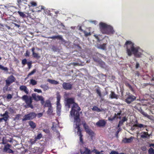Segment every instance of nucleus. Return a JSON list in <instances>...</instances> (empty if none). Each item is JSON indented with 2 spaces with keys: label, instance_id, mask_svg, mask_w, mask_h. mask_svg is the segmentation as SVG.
<instances>
[{
  "label": "nucleus",
  "instance_id": "f257e3e1",
  "mask_svg": "<svg viewBox=\"0 0 154 154\" xmlns=\"http://www.w3.org/2000/svg\"><path fill=\"white\" fill-rule=\"evenodd\" d=\"M66 106L69 108L70 107V105L73 104L70 114L72 116L74 117L75 121L77 122L80 121L79 111L81 110L80 108L78 105L75 103L74 99L72 98H67L66 100Z\"/></svg>",
  "mask_w": 154,
  "mask_h": 154
},
{
  "label": "nucleus",
  "instance_id": "f03ea898",
  "mask_svg": "<svg viewBox=\"0 0 154 154\" xmlns=\"http://www.w3.org/2000/svg\"><path fill=\"white\" fill-rule=\"evenodd\" d=\"M134 44L131 41H127L125 46L126 49V53L129 56H131L133 54L136 57L139 58L141 57V53L138 52L139 48L135 47L134 46Z\"/></svg>",
  "mask_w": 154,
  "mask_h": 154
},
{
  "label": "nucleus",
  "instance_id": "7ed1b4c3",
  "mask_svg": "<svg viewBox=\"0 0 154 154\" xmlns=\"http://www.w3.org/2000/svg\"><path fill=\"white\" fill-rule=\"evenodd\" d=\"M32 97L28 96L26 95L23 96L21 97L22 100L24 101L26 103V104L25 105V107L26 108H30L31 109L33 108V106L32 104V98L34 100L37 101H39L42 97L41 96L36 95V93H33L32 94Z\"/></svg>",
  "mask_w": 154,
  "mask_h": 154
},
{
  "label": "nucleus",
  "instance_id": "20e7f679",
  "mask_svg": "<svg viewBox=\"0 0 154 154\" xmlns=\"http://www.w3.org/2000/svg\"><path fill=\"white\" fill-rule=\"evenodd\" d=\"M99 28L100 31L103 34L110 35L115 32V31L111 26L103 22L100 23Z\"/></svg>",
  "mask_w": 154,
  "mask_h": 154
},
{
  "label": "nucleus",
  "instance_id": "39448f33",
  "mask_svg": "<svg viewBox=\"0 0 154 154\" xmlns=\"http://www.w3.org/2000/svg\"><path fill=\"white\" fill-rule=\"evenodd\" d=\"M15 80V78L13 75H11L7 78V79L5 80L6 85L3 89L4 92L10 90V89H9V86L11 84L14 82Z\"/></svg>",
  "mask_w": 154,
  "mask_h": 154
},
{
  "label": "nucleus",
  "instance_id": "423d86ee",
  "mask_svg": "<svg viewBox=\"0 0 154 154\" xmlns=\"http://www.w3.org/2000/svg\"><path fill=\"white\" fill-rule=\"evenodd\" d=\"M136 97L129 92L126 93L125 96V101L128 104L131 103L134 101Z\"/></svg>",
  "mask_w": 154,
  "mask_h": 154
},
{
  "label": "nucleus",
  "instance_id": "0eeeda50",
  "mask_svg": "<svg viewBox=\"0 0 154 154\" xmlns=\"http://www.w3.org/2000/svg\"><path fill=\"white\" fill-rule=\"evenodd\" d=\"M101 55L98 53H97L93 55L92 58L93 60L95 62L101 64L102 66H104L105 65V63L102 61L100 58L101 57Z\"/></svg>",
  "mask_w": 154,
  "mask_h": 154
},
{
  "label": "nucleus",
  "instance_id": "6e6552de",
  "mask_svg": "<svg viewBox=\"0 0 154 154\" xmlns=\"http://www.w3.org/2000/svg\"><path fill=\"white\" fill-rule=\"evenodd\" d=\"M82 125L86 132L91 137V139L92 140L93 137L94 135V133L92 131L89 129L88 126L87 125L85 122L84 121L83 122Z\"/></svg>",
  "mask_w": 154,
  "mask_h": 154
},
{
  "label": "nucleus",
  "instance_id": "1a4fd4ad",
  "mask_svg": "<svg viewBox=\"0 0 154 154\" xmlns=\"http://www.w3.org/2000/svg\"><path fill=\"white\" fill-rule=\"evenodd\" d=\"M36 115L35 112H31L25 115L22 119V121H24L27 120L33 119L36 117Z\"/></svg>",
  "mask_w": 154,
  "mask_h": 154
},
{
  "label": "nucleus",
  "instance_id": "9d476101",
  "mask_svg": "<svg viewBox=\"0 0 154 154\" xmlns=\"http://www.w3.org/2000/svg\"><path fill=\"white\" fill-rule=\"evenodd\" d=\"M11 145L8 143H7L6 145L4 146L3 149V151L5 152L8 153H13L14 152L10 148L11 147Z\"/></svg>",
  "mask_w": 154,
  "mask_h": 154
},
{
  "label": "nucleus",
  "instance_id": "9b49d317",
  "mask_svg": "<svg viewBox=\"0 0 154 154\" xmlns=\"http://www.w3.org/2000/svg\"><path fill=\"white\" fill-rule=\"evenodd\" d=\"M63 88L66 90H70L72 88V85L69 82H63L62 85Z\"/></svg>",
  "mask_w": 154,
  "mask_h": 154
},
{
  "label": "nucleus",
  "instance_id": "f8f14e48",
  "mask_svg": "<svg viewBox=\"0 0 154 154\" xmlns=\"http://www.w3.org/2000/svg\"><path fill=\"white\" fill-rule=\"evenodd\" d=\"M136 123L134 124L133 126V127L132 128V129H134L133 128V127H137L139 128H140V129L141 128H146L147 127V126L145 125H143L142 124H140L139 123H138L137 122V121H136Z\"/></svg>",
  "mask_w": 154,
  "mask_h": 154
},
{
  "label": "nucleus",
  "instance_id": "ddd939ff",
  "mask_svg": "<svg viewBox=\"0 0 154 154\" xmlns=\"http://www.w3.org/2000/svg\"><path fill=\"white\" fill-rule=\"evenodd\" d=\"M42 137V134L41 133L39 134L37 136L35 137L34 139H30V142L32 144H34L38 140L40 139Z\"/></svg>",
  "mask_w": 154,
  "mask_h": 154
},
{
  "label": "nucleus",
  "instance_id": "4468645a",
  "mask_svg": "<svg viewBox=\"0 0 154 154\" xmlns=\"http://www.w3.org/2000/svg\"><path fill=\"white\" fill-rule=\"evenodd\" d=\"M9 113L8 111H6L3 114H1V116L3 117V120L5 122H6L9 117Z\"/></svg>",
  "mask_w": 154,
  "mask_h": 154
},
{
  "label": "nucleus",
  "instance_id": "2eb2a0df",
  "mask_svg": "<svg viewBox=\"0 0 154 154\" xmlns=\"http://www.w3.org/2000/svg\"><path fill=\"white\" fill-rule=\"evenodd\" d=\"M106 124V122L104 120H100L96 123V125L98 127H103Z\"/></svg>",
  "mask_w": 154,
  "mask_h": 154
},
{
  "label": "nucleus",
  "instance_id": "dca6fc26",
  "mask_svg": "<svg viewBox=\"0 0 154 154\" xmlns=\"http://www.w3.org/2000/svg\"><path fill=\"white\" fill-rule=\"evenodd\" d=\"M19 89L20 90L24 91L26 94H28L29 90L26 86L24 85L20 86L19 87Z\"/></svg>",
  "mask_w": 154,
  "mask_h": 154
},
{
  "label": "nucleus",
  "instance_id": "f3484780",
  "mask_svg": "<svg viewBox=\"0 0 154 154\" xmlns=\"http://www.w3.org/2000/svg\"><path fill=\"white\" fill-rule=\"evenodd\" d=\"M141 134H142L141 135L140 137L142 138H148L150 136V135L148 134L147 132H142Z\"/></svg>",
  "mask_w": 154,
  "mask_h": 154
},
{
  "label": "nucleus",
  "instance_id": "a211bd4d",
  "mask_svg": "<svg viewBox=\"0 0 154 154\" xmlns=\"http://www.w3.org/2000/svg\"><path fill=\"white\" fill-rule=\"evenodd\" d=\"M128 119L125 117H124L122 119L119 121L118 125V127H119L120 126L122 125L124 122L127 121Z\"/></svg>",
  "mask_w": 154,
  "mask_h": 154
},
{
  "label": "nucleus",
  "instance_id": "6ab92c4d",
  "mask_svg": "<svg viewBox=\"0 0 154 154\" xmlns=\"http://www.w3.org/2000/svg\"><path fill=\"white\" fill-rule=\"evenodd\" d=\"M85 151H83L82 150L80 151V152L81 154H90L91 153L90 150L86 147H85Z\"/></svg>",
  "mask_w": 154,
  "mask_h": 154
},
{
  "label": "nucleus",
  "instance_id": "aec40b11",
  "mask_svg": "<svg viewBox=\"0 0 154 154\" xmlns=\"http://www.w3.org/2000/svg\"><path fill=\"white\" fill-rule=\"evenodd\" d=\"M109 97L111 99L115 98L117 99L118 98L117 95L115 94L114 92L111 91V93L109 95Z\"/></svg>",
  "mask_w": 154,
  "mask_h": 154
},
{
  "label": "nucleus",
  "instance_id": "412c9836",
  "mask_svg": "<svg viewBox=\"0 0 154 154\" xmlns=\"http://www.w3.org/2000/svg\"><path fill=\"white\" fill-rule=\"evenodd\" d=\"M8 112L9 114H13L16 113V112L15 109L11 107L8 108Z\"/></svg>",
  "mask_w": 154,
  "mask_h": 154
},
{
  "label": "nucleus",
  "instance_id": "4be33fe9",
  "mask_svg": "<svg viewBox=\"0 0 154 154\" xmlns=\"http://www.w3.org/2000/svg\"><path fill=\"white\" fill-rule=\"evenodd\" d=\"M74 122L76 123V128H77L78 131H77V134L81 133H82V130H81L80 127L79 126V123L80 122H76L75 121V120H74Z\"/></svg>",
  "mask_w": 154,
  "mask_h": 154
},
{
  "label": "nucleus",
  "instance_id": "5701e85b",
  "mask_svg": "<svg viewBox=\"0 0 154 154\" xmlns=\"http://www.w3.org/2000/svg\"><path fill=\"white\" fill-rule=\"evenodd\" d=\"M74 122L76 123V128H77L78 131H77V134L81 133H82V130H81L80 127L79 126V123L80 122H76L75 121V120H74Z\"/></svg>",
  "mask_w": 154,
  "mask_h": 154
},
{
  "label": "nucleus",
  "instance_id": "b1692460",
  "mask_svg": "<svg viewBox=\"0 0 154 154\" xmlns=\"http://www.w3.org/2000/svg\"><path fill=\"white\" fill-rule=\"evenodd\" d=\"M47 81L51 84L54 85H57L59 84V82L57 81L50 79H48Z\"/></svg>",
  "mask_w": 154,
  "mask_h": 154
},
{
  "label": "nucleus",
  "instance_id": "393cba45",
  "mask_svg": "<svg viewBox=\"0 0 154 154\" xmlns=\"http://www.w3.org/2000/svg\"><path fill=\"white\" fill-rule=\"evenodd\" d=\"M29 125L31 128L34 129L36 127V125L33 121H30L29 122Z\"/></svg>",
  "mask_w": 154,
  "mask_h": 154
},
{
  "label": "nucleus",
  "instance_id": "a878e982",
  "mask_svg": "<svg viewBox=\"0 0 154 154\" xmlns=\"http://www.w3.org/2000/svg\"><path fill=\"white\" fill-rule=\"evenodd\" d=\"M44 107H51V104L50 101L49 100H47L46 101L44 105Z\"/></svg>",
  "mask_w": 154,
  "mask_h": 154
},
{
  "label": "nucleus",
  "instance_id": "bb28decb",
  "mask_svg": "<svg viewBox=\"0 0 154 154\" xmlns=\"http://www.w3.org/2000/svg\"><path fill=\"white\" fill-rule=\"evenodd\" d=\"M79 136L80 139V144H83V139L82 138L83 135H82V133L77 134Z\"/></svg>",
  "mask_w": 154,
  "mask_h": 154
},
{
  "label": "nucleus",
  "instance_id": "cd10ccee",
  "mask_svg": "<svg viewBox=\"0 0 154 154\" xmlns=\"http://www.w3.org/2000/svg\"><path fill=\"white\" fill-rule=\"evenodd\" d=\"M96 92L97 93V94L100 97H102V95L101 94V92L100 90V89L99 88H96L95 89Z\"/></svg>",
  "mask_w": 154,
  "mask_h": 154
},
{
  "label": "nucleus",
  "instance_id": "c85d7f7f",
  "mask_svg": "<svg viewBox=\"0 0 154 154\" xmlns=\"http://www.w3.org/2000/svg\"><path fill=\"white\" fill-rule=\"evenodd\" d=\"M123 141L125 143H130L132 141L131 137L129 138H125L123 140Z\"/></svg>",
  "mask_w": 154,
  "mask_h": 154
},
{
  "label": "nucleus",
  "instance_id": "c756f323",
  "mask_svg": "<svg viewBox=\"0 0 154 154\" xmlns=\"http://www.w3.org/2000/svg\"><path fill=\"white\" fill-rule=\"evenodd\" d=\"M91 109L93 111H96L97 112H100L102 111L101 109H100V108H99L97 107L96 106H93Z\"/></svg>",
  "mask_w": 154,
  "mask_h": 154
},
{
  "label": "nucleus",
  "instance_id": "7c9ffc66",
  "mask_svg": "<svg viewBox=\"0 0 154 154\" xmlns=\"http://www.w3.org/2000/svg\"><path fill=\"white\" fill-rule=\"evenodd\" d=\"M126 86L128 87L131 90V91L133 92L134 91V90L132 86L128 83H126L125 84Z\"/></svg>",
  "mask_w": 154,
  "mask_h": 154
},
{
  "label": "nucleus",
  "instance_id": "2f4dec72",
  "mask_svg": "<svg viewBox=\"0 0 154 154\" xmlns=\"http://www.w3.org/2000/svg\"><path fill=\"white\" fill-rule=\"evenodd\" d=\"M140 112L145 117H146L149 119H150V116L148 115L146 113L144 112L143 111H142Z\"/></svg>",
  "mask_w": 154,
  "mask_h": 154
},
{
  "label": "nucleus",
  "instance_id": "473e14b6",
  "mask_svg": "<svg viewBox=\"0 0 154 154\" xmlns=\"http://www.w3.org/2000/svg\"><path fill=\"white\" fill-rule=\"evenodd\" d=\"M40 87L42 88L45 91L47 90L49 88L48 86L44 85H41L40 86Z\"/></svg>",
  "mask_w": 154,
  "mask_h": 154
},
{
  "label": "nucleus",
  "instance_id": "72a5a7b5",
  "mask_svg": "<svg viewBox=\"0 0 154 154\" xmlns=\"http://www.w3.org/2000/svg\"><path fill=\"white\" fill-rule=\"evenodd\" d=\"M53 112V110L52 107H50L48 108V110L47 111V113L48 114L51 115L52 114Z\"/></svg>",
  "mask_w": 154,
  "mask_h": 154
},
{
  "label": "nucleus",
  "instance_id": "f704fd0d",
  "mask_svg": "<svg viewBox=\"0 0 154 154\" xmlns=\"http://www.w3.org/2000/svg\"><path fill=\"white\" fill-rule=\"evenodd\" d=\"M0 69L6 72H8V69L7 67H5L0 65Z\"/></svg>",
  "mask_w": 154,
  "mask_h": 154
},
{
  "label": "nucleus",
  "instance_id": "c9c22d12",
  "mask_svg": "<svg viewBox=\"0 0 154 154\" xmlns=\"http://www.w3.org/2000/svg\"><path fill=\"white\" fill-rule=\"evenodd\" d=\"M18 13L19 14L20 16L22 18H25L26 17V14H25L23 12L18 11Z\"/></svg>",
  "mask_w": 154,
  "mask_h": 154
},
{
  "label": "nucleus",
  "instance_id": "e433bc0d",
  "mask_svg": "<svg viewBox=\"0 0 154 154\" xmlns=\"http://www.w3.org/2000/svg\"><path fill=\"white\" fill-rule=\"evenodd\" d=\"M32 55L33 57L37 59H39L40 57V56L38 53H33V54Z\"/></svg>",
  "mask_w": 154,
  "mask_h": 154
},
{
  "label": "nucleus",
  "instance_id": "4c0bfd02",
  "mask_svg": "<svg viewBox=\"0 0 154 154\" xmlns=\"http://www.w3.org/2000/svg\"><path fill=\"white\" fill-rule=\"evenodd\" d=\"M148 152L149 154H154V149L151 147L149 149Z\"/></svg>",
  "mask_w": 154,
  "mask_h": 154
},
{
  "label": "nucleus",
  "instance_id": "58836bf2",
  "mask_svg": "<svg viewBox=\"0 0 154 154\" xmlns=\"http://www.w3.org/2000/svg\"><path fill=\"white\" fill-rule=\"evenodd\" d=\"M52 49L54 52H57L59 51L58 47L54 45H53L52 47Z\"/></svg>",
  "mask_w": 154,
  "mask_h": 154
},
{
  "label": "nucleus",
  "instance_id": "ea45409f",
  "mask_svg": "<svg viewBox=\"0 0 154 154\" xmlns=\"http://www.w3.org/2000/svg\"><path fill=\"white\" fill-rule=\"evenodd\" d=\"M57 102H60V100L61 99V96L60 95L59 93H57Z\"/></svg>",
  "mask_w": 154,
  "mask_h": 154
},
{
  "label": "nucleus",
  "instance_id": "a19ab883",
  "mask_svg": "<svg viewBox=\"0 0 154 154\" xmlns=\"http://www.w3.org/2000/svg\"><path fill=\"white\" fill-rule=\"evenodd\" d=\"M36 70L35 69H34L32 71L28 74L27 78L34 74L36 72Z\"/></svg>",
  "mask_w": 154,
  "mask_h": 154
},
{
  "label": "nucleus",
  "instance_id": "79ce46f5",
  "mask_svg": "<svg viewBox=\"0 0 154 154\" xmlns=\"http://www.w3.org/2000/svg\"><path fill=\"white\" fill-rule=\"evenodd\" d=\"M30 83L32 85H35L37 84V82L34 79H32L30 80Z\"/></svg>",
  "mask_w": 154,
  "mask_h": 154
},
{
  "label": "nucleus",
  "instance_id": "37998d69",
  "mask_svg": "<svg viewBox=\"0 0 154 154\" xmlns=\"http://www.w3.org/2000/svg\"><path fill=\"white\" fill-rule=\"evenodd\" d=\"M84 33L85 34V36L86 37H88V36L91 35V33L90 32H88L85 31H84Z\"/></svg>",
  "mask_w": 154,
  "mask_h": 154
},
{
  "label": "nucleus",
  "instance_id": "c03bdc74",
  "mask_svg": "<svg viewBox=\"0 0 154 154\" xmlns=\"http://www.w3.org/2000/svg\"><path fill=\"white\" fill-rule=\"evenodd\" d=\"M55 39H59L61 41L63 40V38L62 37V36L60 35H57L56 36Z\"/></svg>",
  "mask_w": 154,
  "mask_h": 154
},
{
  "label": "nucleus",
  "instance_id": "a18cd8bd",
  "mask_svg": "<svg viewBox=\"0 0 154 154\" xmlns=\"http://www.w3.org/2000/svg\"><path fill=\"white\" fill-rule=\"evenodd\" d=\"M106 45L105 44H103L100 46V48L104 50L106 48Z\"/></svg>",
  "mask_w": 154,
  "mask_h": 154
},
{
  "label": "nucleus",
  "instance_id": "49530a36",
  "mask_svg": "<svg viewBox=\"0 0 154 154\" xmlns=\"http://www.w3.org/2000/svg\"><path fill=\"white\" fill-rule=\"evenodd\" d=\"M38 8H39L40 9L38 10V11L39 12L42 11V10L43 9H44V8L43 6H39Z\"/></svg>",
  "mask_w": 154,
  "mask_h": 154
},
{
  "label": "nucleus",
  "instance_id": "de8ad7c7",
  "mask_svg": "<svg viewBox=\"0 0 154 154\" xmlns=\"http://www.w3.org/2000/svg\"><path fill=\"white\" fill-rule=\"evenodd\" d=\"M34 91L35 92H37L38 93H41L42 92V91L41 90L36 88H35L34 89Z\"/></svg>",
  "mask_w": 154,
  "mask_h": 154
},
{
  "label": "nucleus",
  "instance_id": "09e8293b",
  "mask_svg": "<svg viewBox=\"0 0 154 154\" xmlns=\"http://www.w3.org/2000/svg\"><path fill=\"white\" fill-rule=\"evenodd\" d=\"M20 114H17V115L14 118L15 120H18L19 119V118L20 116Z\"/></svg>",
  "mask_w": 154,
  "mask_h": 154
},
{
  "label": "nucleus",
  "instance_id": "8fccbe9b",
  "mask_svg": "<svg viewBox=\"0 0 154 154\" xmlns=\"http://www.w3.org/2000/svg\"><path fill=\"white\" fill-rule=\"evenodd\" d=\"M22 64L25 65L27 63L26 59H23L22 61Z\"/></svg>",
  "mask_w": 154,
  "mask_h": 154
},
{
  "label": "nucleus",
  "instance_id": "3c124183",
  "mask_svg": "<svg viewBox=\"0 0 154 154\" xmlns=\"http://www.w3.org/2000/svg\"><path fill=\"white\" fill-rule=\"evenodd\" d=\"M39 100L41 101V102L42 104H44L45 103L44 99L42 97V98H41L40 100Z\"/></svg>",
  "mask_w": 154,
  "mask_h": 154
},
{
  "label": "nucleus",
  "instance_id": "603ef678",
  "mask_svg": "<svg viewBox=\"0 0 154 154\" xmlns=\"http://www.w3.org/2000/svg\"><path fill=\"white\" fill-rule=\"evenodd\" d=\"M30 4L31 6H36L37 5L36 3L34 2H31Z\"/></svg>",
  "mask_w": 154,
  "mask_h": 154
},
{
  "label": "nucleus",
  "instance_id": "864d4df0",
  "mask_svg": "<svg viewBox=\"0 0 154 154\" xmlns=\"http://www.w3.org/2000/svg\"><path fill=\"white\" fill-rule=\"evenodd\" d=\"M108 94V92L107 91H105L104 92H103V94L102 95V97H103L105 95H107Z\"/></svg>",
  "mask_w": 154,
  "mask_h": 154
},
{
  "label": "nucleus",
  "instance_id": "5fc2aeb1",
  "mask_svg": "<svg viewBox=\"0 0 154 154\" xmlns=\"http://www.w3.org/2000/svg\"><path fill=\"white\" fill-rule=\"evenodd\" d=\"M17 2L18 3V5L19 6L21 4V3L22 2V0H17Z\"/></svg>",
  "mask_w": 154,
  "mask_h": 154
},
{
  "label": "nucleus",
  "instance_id": "6e6d98bb",
  "mask_svg": "<svg viewBox=\"0 0 154 154\" xmlns=\"http://www.w3.org/2000/svg\"><path fill=\"white\" fill-rule=\"evenodd\" d=\"M110 154H119V153L117 151H112L110 153Z\"/></svg>",
  "mask_w": 154,
  "mask_h": 154
},
{
  "label": "nucleus",
  "instance_id": "4d7b16f0",
  "mask_svg": "<svg viewBox=\"0 0 154 154\" xmlns=\"http://www.w3.org/2000/svg\"><path fill=\"white\" fill-rule=\"evenodd\" d=\"M12 95L11 94H8L7 96V98L8 99H11L12 98Z\"/></svg>",
  "mask_w": 154,
  "mask_h": 154
},
{
  "label": "nucleus",
  "instance_id": "13d9d810",
  "mask_svg": "<svg viewBox=\"0 0 154 154\" xmlns=\"http://www.w3.org/2000/svg\"><path fill=\"white\" fill-rule=\"evenodd\" d=\"M151 84L150 83H143V87H145L149 85H151Z\"/></svg>",
  "mask_w": 154,
  "mask_h": 154
},
{
  "label": "nucleus",
  "instance_id": "bf43d9fd",
  "mask_svg": "<svg viewBox=\"0 0 154 154\" xmlns=\"http://www.w3.org/2000/svg\"><path fill=\"white\" fill-rule=\"evenodd\" d=\"M94 36L95 38L97 39V40L99 41L100 42V40L99 39V38L98 36L97 35H94Z\"/></svg>",
  "mask_w": 154,
  "mask_h": 154
},
{
  "label": "nucleus",
  "instance_id": "052dcab7",
  "mask_svg": "<svg viewBox=\"0 0 154 154\" xmlns=\"http://www.w3.org/2000/svg\"><path fill=\"white\" fill-rule=\"evenodd\" d=\"M141 149L143 151H145L146 150V147L145 146H143L141 147Z\"/></svg>",
  "mask_w": 154,
  "mask_h": 154
},
{
  "label": "nucleus",
  "instance_id": "680f3d73",
  "mask_svg": "<svg viewBox=\"0 0 154 154\" xmlns=\"http://www.w3.org/2000/svg\"><path fill=\"white\" fill-rule=\"evenodd\" d=\"M30 54L29 52L27 50L26 51V54H25V56H29Z\"/></svg>",
  "mask_w": 154,
  "mask_h": 154
},
{
  "label": "nucleus",
  "instance_id": "e2e57ef3",
  "mask_svg": "<svg viewBox=\"0 0 154 154\" xmlns=\"http://www.w3.org/2000/svg\"><path fill=\"white\" fill-rule=\"evenodd\" d=\"M94 152L96 154H103V153H100V152L98 151H97V150L96 149H94Z\"/></svg>",
  "mask_w": 154,
  "mask_h": 154
},
{
  "label": "nucleus",
  "instance_id": "0e129e2a",
  "mask_svg": "<svg viewBox=\"0 0 154 154\" xmlns=\"http://www.w3.org/2000/svg\"><path fill=\"white\" fill-rule=\"evenodd\" d=\"M29 69L30 68L31 66L32 63L30 62H29L27 63Z\"/></svg>",
  "mask_w": 154,
  "mask_h": 154
},
{
  "label": "nucleus",
  "instance_id": "69168bd1",
  "mask_svg": "<svg viewBox=\"0 0 154 154\" xmlns=\"http://www.w3.org/2000/svg\"><path fill=\"white\" fill-rule=\"evenodd\" d=\"M140 66V65L138 62H136V65L135 66V68L136 69L138 68Z\"/></svg>",
  "mask_w": 154,
  "mask_h": 154
},
{
  "label": "nucleus",
  "instance_id": "338daca9",
  "mask_svg": "<svg viewBox=\"0 0 154 154\" xmlns=\"http://www.w3.org/2000/svg\"><path fill=\"white\" fill-rule=\"evenodd\" d=\"M57 109L59 111H60L61 108V105L57 106Z\"/></svg>",
  "mask_w": 154,
  "mask_h": 154
},
{
  "label": "nucleus",
  "instance_id": "774afa93",
  "mask_svg": "<svg viewBox=\"0 0 154 154\" xmlns=\"http://www.w3.org/2000/svg\"><path fill=\"white\" fill-rule=\"evenodd\" d=\"M55 37H56V36H52L49 37H48V38H51V39H55Z\"/></svg>",
  "mask_w": 154,
  "mask_h": 154
}]
</instances>
